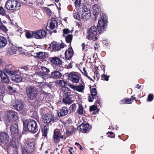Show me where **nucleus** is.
<instances>
[{
  "label": "nucleus",
  "mask_w": 154,
  "mask_h": 154,
  "mask_svg": "<svg viewBox=\"0 0 154 154\" xmlns=\"http://www.w3.org/2000/svg\"><path fill=\"white\" fill-rule=\"evenodd\" d=\"M20 7V2L17 0H8L5 5L6 9L10 11H17Z\"/></svg>",
  "instance_id": "1"
},
{
  "label": "nucleus",
  "mask_w": 154,
  "mask_h": 154,
  "mask_svg": "<svg viewBox=\"0 0 154 154\" xmlns=\"http://www.w3.org/2000/svg\"><path fill=\"white\" fill-rule=\"evenodd\" d=\"M24 129L26 128L28 131L33 133H36L38 130V128L37 122L35 120L31 119L26 123L23 122Z\"/></svg>",
  "instance_id": "2"
},
{
  "label": "nucleus",
  "mask_w": 154,
  "mask_h": 154,
  "mask_svg": "<svg viewBox=\"0 0 154 154\" xmlns=\"http://www.w3.org/2000/svg\"><path fill=\"white\" fill-rule=\"evenodd\" d=\"M107 18L106 15L102 14L101 19L98 20L97 25L98 31L100 34L106 30L107 25Z\"/></svg>",
  "instance_id": "3"
},
{
  "label": "nucleus",
  "mask_w": 154,
  "mask_h": 154,
  "mask_svg": "<svg viewBox=\"0 0 154 154\" xmlns=\"http://www.w3.org/2000/svg\"><path fill=\"white\" fill-rule=\"evenodd\" d=\"M26 92L27 97L30 100L35 99L38 95L37 90L32 86H27L26 88Z\"/></svg>",
  "instance_id": "4"
},
{
  "label": "nucleus",
  "mask_w": 154,
  "mask_h": 154,
  "mask_svg": "<svg viewBox=\"0 0 154 154\" xmlns=\"http://www.w3.org/2000/svg\"><path fill=\"white\" fill-rule=\"evenodd\" d=\"M97 29L95 26H92L89 29L88 32L87 38L89 40L95 41L98 39Z\"/></svg>",
  "instance_id": "5"
},
{
  "label": "nucleus",
  "mask_w": 154,
  "mask_h": 154,
  "mask_svg": "<svg viewBox=\"0 0 154 154\" xmlns=\"http://www.w3.org/2000/svg\"><path fill=\"white\" fill-rule=\"evenodd\" d=\"M8 119L7 120V127L9 126V123H11L13 121H16L18 119L17 113L14 111L10 110L7 113Z\"/></svg>",
  "instance_id": "6"
},
{
  "label": "nucleus",
  "mask_w": 154,
  "mask_h": 154,
  "mask_svg": "<svg viewBox=\"0 0 154 154\" xmlns=\"http://www.w3.org/2000/svg\"><path fill=\"white\" fill-rule=\"evenodd\" d=\"M26 148L23 154H28L29 152H33L35 149V140L27 142L26 144Z\"/></svg>",
  "instance_id": "7"
},
{
  "label": "nucleus",
  "mask_w": 154,
  "mask_h": 154,
  "mask_svg": "<svg viewBox=\"0 0 154 154\" xmlns=\"http://www.w3.org/2000/svg\"><path fill=\"white\" fill-rule=\"evenodd\" d=\"M50 70L48 68L46 67L42 66L41 67L40 71L38 72L37 75L44 80L47 79L50 77L48 73Z\"/></svg>",
  "instance_id": "8"
},
{
  "label": "nucleus",
  "mask_w": 154,
  "mask_h": 154,
  "mask_svg": "<svg viewBox=\"0 0 154 154\" xmlns=\"http://www.w3.org/2000/svg\"><path fill=\"white\" fill-rule=\"evenodd\" d=\"M80 11L81 19L84 21H86L89 19L91 16V11L87 7H84L83 10Z\"/></svg>",
  "instance_id": "9"
},
{
  "label": "nucleus",
  "mask_w": 154,
  "mask_h": 154,
  "mask_svg": "<svg viewBox=\"0 0 154 154\" xmlns=\"http://www.w3.org/2000/svg\"><path fill=\"white\" fill-rule=\"evenodd\" d=\"M80 74L76 72H73L68 75V79L73 83H78L80 80Z\"/></svg>",
  "instance_id": "10"
},
{
  "label": "nucleus",
  "mask_w": 154,
  "mask_h": 154,
  "mask_svg": "<svg viewBox=\"0 0 154 154\" xmlns=\"http://www.w3.org/2000/svg\"><path fill=\"white\" fill-rule=\"evenodd\" d=\"M9 136L5 132H0V145L3 146L9 141Z\"/></svg>",
  "instance_id": "11"
},
{
  "label": "nucleus",
  "mask_w": 154,
  "mask_h": 154,
  "mask_svg": "<svg viewBox=\"0 0 154 154\" xmlns=\"http://www.w3.org/2000/svg\"><path fill=\"white\" fill-rule=\"evenodd\" d=\"M14 67L12 65L9 64L7 65L4 68L3 71L5 72L8 74L9 75H15L17 73V70H14Z\"/></svg>",
  "instance_id": "12"
},
{
  "label": "nucleus",
  "mask_w": 154,
  "mask_h": 154,
  "mask_svg": "<svg viewBox=\"0 0 154 154\" xmlns=\"http://www.w3.org/2000/svg\"><path fill=\"white\" fill-rule=\"evenodd\" d=\"M91 126L88 124H82L78 127V129L83 133H87L91 129Z\"/></svg>",
  "instance_id": "13"
},
{
  "label": "nucleus",
  "mask_w": 154,
  "mask_h": 154,
  "mask_svg": "<svg viewBox=\"0 0 154 154\" xmlns=\"http://www.w3.org/2000/svg\"><path fill=\"white\" fill-rule=\"evenodd\" d=\"M42 119L44 123L49 124L52 121L53 115L51 114H45L42 115Z\"/></svg>",
  "instance_id": "14"
},
{
  "label": "nucleus",
  "mask_w": 154,
  "mask_h": 154,
  "mask_svg": "<svg viewBox=\"0 0 154 154\" xmlns=\"http://www.w3.org/2000/svg\"><path fill=\"white\" fill-rule=\"evenodd\" d=\"M51 45L52 49L54 51H57L63 48L65 45L64 43L60 44L56 42H53Z\"/></svg>",
  "instance_id": "15"
},
{
  "label": "nucleus",
  "mask_w": 154,
  "mask_h": 154,
  "mask_svg": "<svg viewBox=\"0 0 154 154\" xmlns=\"http://www.w3.org/2000/svg\"><path fill=\"white\" fill-rule=\"evenodd\" d=\"M91 95H89L88 100L90 102H92L94 99L97 97V92L95 88H93L91 91Z\"/></svg>",
  "instance_id": "16"
},
{
  "label": "nucleus",
  "mask_w": 154,
  "mask_h": 154,
  "mask_svg": "<svg viewBox=\"0 0 154 154\" xmlns=\"http://www.w3.org/2000/svg\"><path fill=\"white\" fill-rule=\"evenodd\" d=\"M10 131L12 135L14 136L17 135L18 130L17 124L15 123L12 124L10 127Z\"/></svg>",
  "instance_id": "17"
},
{
  "label": "nucleus",
  "mask_w": 154,
  "mask_h": 154,
  "mask_svg": "<svg viewBox=\"0 0 154 154\" xmlns=\"http://www.w3.org/2000/svg\"><path fill=\"white\" fill-rule=\"evenodd\" d=\"M51 61L53 65H56L59 66H60L62 63V60L60 58L56 57L52 58Z\"/></svg>",
  "instance_id": "18"
},
{
  "label": "nucleus",
  "mask_w": 154,
  "mask_h": 154,
  "mask_svg": "<svg viewBox=\"0 0 154 154\" xmlns=\"http://www.w3.org/2000/svg\"><path fill=\"white\" fill-rule=\"evenodd\" d=\"M82 0H75L74 4L75 7L77 10L82 11L84 7H86L85 5L82 4L81 3Z\"/></svg>",
  "instance_id": "19"
},
{
  "label": "nucleus",
  "mask_w": 154,
  "mask_h": 154,
  "mask_svg": "<svg viewBox=\"0 0 154 154\" xmlns=\"http://www.w3.org/2000/svg\"><path fill=\"white\" fill-rule=\"evenodd\" d=\"M68 86L74 90L80 92H82L83 91L85 88L84 86L83 85L75 86L71 84H68Z\"/></svg>",
  "instance_id": "20"
},
{
  "label": "nucleus",
  "mask_w": 154,
  "mask_h": 154,
  "mask_svg": "<svg viewBox=\"0 0 154 154\" xmlns=\"http://www.w3.org/2000/svg\"><path fill=\"white\" fill-rule=\"evenodd\" d=\"M0 76L2 79V82L7 83L9 82V80L8 76L5 72L1 70H0Z\"/></svg>",
  "instance_id": "21"
},
{
  "label": "nucleus",
  "mask_w": 154,
  "mask_h": 154,
  "mask_svg": "<svg viewBox=\"0 0 154 154\" xmlns=\"http://www.w3.org/2000/svg\"><path fill=\"white\" fill-rule=\"evenodd\" d=\"M19 73L18 71H17V73L15 75H12L11 80L15 82H21L22 79L21 76L18 75V73Z\"/></svg>",
  "instance_id": "22"
},
{
  "label": "nucleus",
  "mask_w": 154,
  "mask_h": 154,
  "mask_svg": "<svg viewBox=\"0 0 154 154\" xmlns=\"http://www.w3.org/2000/svg\"><path fill=\"white\" fill-rule=\"evenodd\" d=\"M13 106L17 110H21L23 107V105L21 102L16 100L12 104Z\"/></svg>",
  "instance_id": "23"
},
{
  "label": "nucleus",
  "mask_w": 154,
  "mask_h": 154,
  "mask_svg": "<svg viewBox=\"0 0 154 154\" xmlns=\"http://www.w3.org/2000/svg\"><path fill=\"white\" fill-rule=\"evenodd\" d=\"M73 55V51L72 48H69L65 53L66 58L68 60H70Z\"/></svg>",
  "instance_id": "24"
},
{
  "label": "nucleus",
  "mask_w": 154,
  "mask_h": 154,
  "mask_svg": "<svg viewBox=\"0 0 154 154\" xmlns=\"http://www.w3.org/2000/svg\"><path fill=\"white\" fill-rule=\"evenodd\" d=\"M67 108L66 107L62 108L60 110H58L57 111V114L59 116L62 117L65 116L68 113Z\"/></svg>",
  "instance_id": "25"
},
{
  "label": "nucleus",
  "mask_w": 154,
  "mask_h": 154,
  "mask_svg": "<svg viewBox=\"0 0 154 154\" xmlns=\"http://www.w3.org/2000/svg\"><path fill=\"white\" fill-rule=\"evenodd\" d=\"M53 135V140L55 143H58L60 140V132L59 131L54 130Z\"/></svg>",
  "instance_id": "26"
},
{
  "label": "nucleus",
  "mask_w": 154,
  "mask_h": 154,
  "mask_svg": "<svg viewBox=\"0 0 154 154\" xmlns=\"http://www.w3.org/2000/svg\"><path fill=\"white\" fill-rule=\"evenodd\" d=\"M61 73L58 71H54L52 72L50 75V78L54 79H58L60 78L62 76Z\"/></svg>",
  "instance_id": "27"
},
{
  "label": "nucleus",
  "mask_w": 154,
  "mask_h": 154,
  "mask_svg": "<svg viewBox=\"0 0 154 154\" xmlns=\"http://www.w3.org/2000/svg\"><path fill=\"white\" fill-rule=\"evenodd\" d=\"M7 40L4 37L0 35V48L5 47L7 44Z\"/></svg>",
  "instance_id": "28"
},
{
  "label": "nucleus",
  "mask_w": 154,
  "mask_h": 154,
  "mask_svg": "<svg viewBox=\"0 0 154 154\" xmlns=\"http://www.w3.org/2000/svg\"><path fill=\"white\" fill-rule=\"evenodd\" d=\"M57 26V23L55 19L54 18H51V21L50 23V29L51 30H53Z\"/></svg>",
  "instance_id": "29"
},
{
  "label": "nucleus",
  "mask_w": 154,
  "mask_h": 154,
  "mask_svg": "<svg viewBox=\"0 0 154 154\" xmlns=\"http://www.w3.org/2000/svg\"><path fill=\"white\" fill-rule=\"evenodd\" d=\"M45 53L42 52H39L35 53L34 54L35 57L38 59H44L46 57Z\"/></svg>",
  "instance_id": "30"
},
{
  "label": "nucleus",
  "mask_w": 154,
  "mask_h": 154,
  "mask_svg": "<svg viewBox=\"0 0 154 154\" xmlns=\"http://www.w3.org/2000/svg\"><path fill=\"white\" fill-rule=\"evenodd\" d=\"M75 131V128L73 126H70L66 128V134L68 135H70L73 133Z\"/></svg>",
  "instance_id": "31"
},
{
  "label": "nucleus",
  "mask_w": 154,
  "mask_h": 154,
  "mask_svg": "<svg viewBox=\"0 0 154 154\" xmlns=\"http://www.w3.org/2000/svg\"><path fill=\"white\" fill-rule=\"evenodd\" d=\"M48 125H47L42 128V130L43 136L46 137L47 136L48 132Z\"/></svg>",
  "instance_id": "32"
},
{
  "label": "nucleus",
  "mask_w": 154,
  "mask_h": 154,
  "mask_svg": "<svg viewBox=\"0 0 154 154\" xmlns=\"http://www.w3.org/2000/svg\"><path fill=\"white\" fill-rule=\"evenodd\" d=\"M97 4H95L93 6V14L94 15H97L100 12L99 8Z\"/></svg>",
  "instance_id": "33"
},
{
  "label": "nucleus",
  "mask_w": 154,
  "mask_h": 154,
  "mask_svg": "<svg viewBox=\"0 0 154 154\" xmlns=\"http://www.w3.org/2000/svg\"><path fill=\"white\" fill-rule=\"evenodd\" d=\"M5 86L2 82H0V96L3 94L5 90Z\"/></svg>",
  "instance_id": "34"
},
{
  "label": "nucleus",
  "mask_w": 154,
  "mask_h": 154,
  "mask_svg": "<svg viewBox=\"0 0 154 154\" xmlns=\"http://www.w3.org/2000/svg\"><path fill=\"white\" fill-rule=\"evenodd\" d=\"M63 101L64 103L66 104H71L72 101L70 99V97H64Z\"/></svg>",
  "instance_id": "35"
},
{
  "label": "nucleus",
  "mask_w": 154,
  "mask_h": 154,
  "mask_svg": "<svg viewBox=\"0 0 154 154\" xmlns=\"http://www.w3.org/2000/svg\"><path fill=\"white\" fill-rule=\"evenodd\" d=\"M57 83L60 86L62 87H64L66 85V82L63 80H57Z\"/></svg>",
  "instance_id": "36"
},
{
  "label": "nucleus",
  "mask_w": 154,
  "mask_h": 154,
  "mask_svg": "<svg viewBox=\"0 0 154 154\" xmlns=\"http://www.w3.org/2000/svg\"><path fill=\"white\" fill-rule=\"evenodd\" d=\"M64 37L65 38L66 42L70 44L72 38V35L69 34Z\"/></svg>",
  "instance_id": "37"
},
{
  "label": "nucleus",
  "mask_w": 154,
  "mask_h": 154,
  "mask_svg": "<svg viewBox=\"0 0 154 154\" xmlns=\"http://www.w3.org/2000/svg\"><path fill=\"white\" fill-rule=\"evenodd\" d=\"M39 34H40L41 39L45 37L47 34V32L46 31L43 30H39Z\"/></svg>",
  "instance_id": "38"
},
{
  "label": "nucleus",
  "mask_w": 154,
  "mask_h": 154,
  "mask_svg": "<svg viewBox=\"0 0 154 154\" xmlns=\"http://www.w3.org/2000/svg\"><path fill=\"white\" fill-rule=\"evenodd\" d=\"M48 111V109L46 107H45L41 108L40 111V112L42 115H43L45 114H48L47 113Z\"/></svg>",
  "instance_id": "39"
},
{
  "label": "nucleus",
  "mask_w": 154,
  "mask_h": 154,
  "mask_svg": "<svg viewBox=\"0 0 154 154\" xmlns=\"http://www.w3.org/2000/svg\"><path fill=\"white\" fill-rule=\"evenodd\" d=\"M39 30L33 31L32 33L34 35V38L38 39H41L40 34H39Z\"/></svg>",
  "instance_id": "40"
},
{
  "label": "nucleus",
  "mask_w": 154,
  "mask_h": 154,
  "mask_svg": "<svg viewBox=\"0 0 154 154\" xmlns=\"http://www.w3.org/2000/svg\"><path fill=\"white\" fill-rule=\"evenodd\" d=\"M32 32L33 31L31 32L29 31H27L25 34V35L26 38L28 39L34 38V35H33Z\"/></svg>",
  "instance_id": "41"
},
{
  "label": "nucleus",
  "mask_w": 154,
  "mask_h": 154,
  "mask_svg": "<svg viewBox=\"0 0 154 154\" xmlns=\"http://www.w3.org/2000/svg\"><path fill=\"white\" fill-rule=\"evenodd\" d=\"M17 50L16 47L14 45L11 47L9 49V51L11 54H15Z\"/></svg>",
  "instance_id": "42"
},
{
  "label": "nucleus",
  "mask_w": 154,
  "mask_h": 154,
  "mask_svg": "<svg viewBox=\"0 0 154 154\" xmlns=\"http://www.w3.org/2000/svg\"><path fill=\"white\" fill-rule=\"evenodd\" d=\"M80 10H78L77 13H74L73 14V17L74 18L78 20H79L81 19V16H80L81 14H80Z\"/></svg>",
  "instance_id": "43"
},
{
  "label": "nucleus",
  "mask_w": 154,
  "mask_h": 154,
  "mask_svg": "<svg viewBox=\"0 0 154 154\" xmlns=\"http://www.w3.org/2000/svg\"><path fill=\"white\" fill-rule=\"evenodd\" d=\"M77 112L79 115H82L83 113V107L82 105L79 104V107L78 108Z\"/></svg>",
  "instance_id": "44"
},
{
  "label": "nucleus",
  "mask_w": 154,
  "mask_h": 154,
  "mask_svg": "<svg viewBox=\"0 0 154 154\" xmlns=\"http://www.w3.org/2000/svg\"><path fill=\"white\" fill-rule=\"evenodd\" d=\"M7 87L8 90L11 92L12 94H13V93H14L16 92V89L13 86L8 85Z\"/></svg>",
  "instance_id": "45"
},
{
  "label": "nucleus",
  "mask_w": 154,
  "mask_h": 154,
  "mask_svg": "<svg viewBox=\"0 0 154 154\" xmlns=\"http://www.w3.org/2000/svg\"><path fill=\"white\" fill-rule=\"evenodd\" d=\"M37 86L40 88H44L45 87L46 83L44 82H38L37 84Z\"/></svg>",
  "instance_id": "46"
},
{
  "label": "nucleus",
  "mask_w": 154,
  "mask_h": 154,
  "mask_svg": "<svg viewBox=\"0 0 154 154\" xmlns=\"http://www.w3.org/2000/svg\"><path fill=\"white\" fill-rule=\"evenodd\" d=\"M90 111H95L96 110V112H98L99 110L97 108V107L95 105H93L92 106H90Z\"/></svg>",
  "instance_id": "47"
},
{
  "label": "nucleus",
  "mask_w": 154,
  "mask_h": 154,
  "mask_svg": "<svg viewBox=\"0 0 154 154\" xmlns=\"http://www.w3.org/2000/svg\"><path fill=\"white\" fill-rule=\"evenodd\" d=\"M5 10L2 7H0V15L5 16L6 14Z\"/></svg>",
  "instance_id": "48"
},
{
  "label": "nucleus",
  "mask_w": 154,
  "mask_h": 154,
  "mask_svg": "<svg viewBox=\"0 0 154 154\" xmlns=\"http://www.w3.org/2000/svg\"><path fill=\"white\" fill-rule=\"evenodd\" d=\"M32 118L34 119H37L38 118V115L36 111H34L33 112V114L32 116Z\"/></svg>",
  "instance_id": "49"
},
{
  "label": "nucleus",
  "mask_w": 154,
  "mask_h": 154,
  "mask_svg": "<svg viewBox=\"0 0 154 154\" xmlns=\"http://www.w3.org/2000/svg\"><path fill=\"white\" fill-rule=\"evenodd\" d=\"M76 106V104L73 103L69 107L70 109L72 110V111L74 112L75 110Z\"/></svg>",
  "instance_id": "50"
},
{
  "label": "nucleus",
  "mask_w": 154,
  "mask_h": 154,
  "mask_svg": "<svg viewBox=\"0 0 154 154\" xmlns=\"http://www.w3.org/2000/svg\"><path fill=\"white\" fill-rule=\"evenodd\" d=\"M70 31L68 29H65L63 30V35L64 37H65L66 35H67L70 32Z\"/></svg>",
  "instance_id": "51"
},
{
  "label": "nucleus",
  "mask_w": 154,
  "mask_h": 154,
  "mask_svg": "<svg viewBox=\"0 0 154 154\" xmlns=\"http://www.w3.org/2000/svg\"><path fill=\"white\" fill-rule=\"evenodd\" d=\"M70 93L68 91H64V97H70Z\"/></svg>",
  "instance_id": "52"
},
{
  "label": "nucleus",
  "mask_w": 154,
  "mask_h": 154,
  "mask_svg": "<svg viewBox=\"0 0 154 154\" xmlns=\"http://www.w3.org/2000/svg\"><path fill=\"white\" fill-rule=\"evenodd\" d=\"M125 100L126 103L130 104L132 103L131 101L133 100V99L132 98H125Z\"/></svg>",
  "instance_id": "53"
},
{
  "label": "nucleus",
  "mask_w": 154,
  "mask_h": 154,
  "mask_svg": "<svg viewBox=\"0 0 154 154\" xmlns=\"http://www.w3.org/2000/svg\"><path fill=\"white\" fill-rule=\"evenodd\" d=\"M102 78H104L105 80L106 81H108L109 80V76L108 75H106L104 74H102L101 75Z\"/></svg>",
  "instance_id": "54"
},
{
  "label": "nucleus",
  "mask_w": 154,
  "mask_h": 154,
  "mask_svg": "<svg viewBox=\"0 0 154 154\" xmlns=\"http://www.w3.org/2000/svg\"><path fill=\"white\" fill-rule=\"evenodd\" d=\"M53 115V119L52 120V121L53 122H57L59 120V118L58 117H54V116Z\"/></svg>",
  "instance_id": "55"
},
{
  "label": "nucleus",
  "mask_w": 154,
  "mask_h": 154,
  "mask_svg": "<svg viewBox=\"0 0 154 154\" xmlns=\"http://www.w3.org/2000/svg\"><path fill=\"white\" fill-rule=\"evenodd\" d=\"M153 99V97L150 94L148 96L147 98V100L149 101H152Z\"/></svg>",
  "instance_id": "56"
},
{
  "label": "nucleus",
  "mask_w": 154,
  "mask_h": 154,
  "mask_svg": "<svg viewBox=\"0 0 154 154\" xmlns=\"http://www.w3.org/2000/svg\"><path fill=\"white\" fill-rule=\"evenodd\" d=\"M11 144L12 145L13 147L14 148H17L18 146V143H15L14 142H11Z\"/></svg>",
  "instance_id": "57"
},
{
  "label": "nucleus",
  "mask_w": 154,
  "mask_h": 154,
  "mask_svg": "<svg viewBox=\"0 0 154 154\" xmlns=\"http://www.w3.org/2000/svg\"><path fill=\"white\" fill-rule=\"evenodd\" d=\"M46 11L47 14L48 15H50L51 14V11L50 9L48 8H46Z\"/></svg>",
  "instance_id": "58"
},
{
  "label": "nucleus",
  "mask_w": 154,
  "mask_h": 154,
  "mask_svg": "<svg viewBox=\"0 0 154 154\" xmlns=\"http://www.w3.org/2000/svg\"><path fill=\"white\" fill-rule=\"evenodd\" d=\"M108 134H111V137L112 138L114 137H115V134L114 133H113V132L110 131V132H108Z\"/></svg>",
  "instance_id": "59"
},
{
  "label": "nucleus",
  "mask_w": 154,
  "mask_h": 154,
  "mask_svg": "<svg viewBox=\"0 0 154 154\" xmlns=\"http://www.w3.org/2000/svg\"><path fill=\"white\" fill-rule=\"evenodd\" d=\"M120 103L121 104H125L126 103V102L125 101V98L121 100L120 101Z\"/></svg>",
  "instance_id": "60"
},
{
  "label": "nucleus",
  "mask_w": 154,
  "mask_h": 154,
  "mask_svg": "<svg viewBox=\"0 0 154 154\" xmlns=\"http://www.w3.org/2000/svg\"><path fill=\"white\" fill-rule=\"evenodd\" d=\"M83 71L84 72H82V73L84 75H85V76H86V75L85 74H87V72L85 68H83Z\"/></svg>",
  "instance_id": "61"
},
{
  "label": "nucleus",
  "mask_w": 154,
  "mask_h": 154,
  "mask_svg": "<svg viewBox=\"0 0 154 154\" xmlns=\"http://www.w3.org/2000/svg\"><path fill=\"white\" fill-rule=\"evenodd\" d=\"M23 69H24L25 71H28L29 70V66H24Z\"/></svg>",
  "instance_id": "62"
},
{
  "label": "nucleus",
  "mask_w": 154,
  "mask_h": 154,
  "mask_svg": "<svg viewBox=\"0 0 154 154\" xmlns=\"http://www.w3.org/2000/svg\"><path fill=\"white\" fill-rule=\"evenodd\" d=\"M96 103V104H100V99L98 97H97V99Z\"/></svg>",
  "instance_id": "63"
},
{
  "label": "nucleus",
  "mask_w": 154,
  "mask_h": 154,
  "mask_svg": "<svg viewBox=\"0 0 154 154\" xmlns=\"http://www.w3.org/2000/svg\"><path fill=\"white\" fill-rule=\"evenodd\" d=\"M47 87L49 88H51L52 87L51 85L46 83L45 87Z\"/></svg>",
  "instance_id": "64"
}]
</instances>
